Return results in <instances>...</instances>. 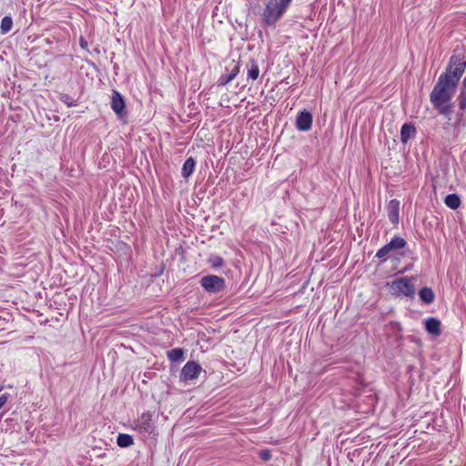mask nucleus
<instances>
[{"mask_svg": "<svg viewBox=\"0 0 466 466\" xmlns=\"http://www.w3.org/2000/svg\"><path fill=\"white\" fill-rule=\"evenodd\" d=\"M387 209L390 221L393 224H397L399 222L400 201L391 199L389 202Z\"/></svg>", "mask_w": 466, "mask_h": 466, "instance_id": "9d476101", "label": "nucleus"}, {"mask_svg": "<svg viewBox=\"0 0 466 466\" xmlns=\"http://www.w3.org/2000/svg\"><path fill=\"white\" fill-rule=\"evenodd\" d=\"M458 102L460 109L462 111L466 110V77L462 81L460 95L458 96Z\"/></svg>", "mask_w": 466, "mask_h": 466, "instance_id": "f3484780", "label": "nucleus"}, {"mask_svg": "<svg viewBox=\"0 0 466 466\" xmlns=\"http://www.w3.org/2000/svg\"><path fill=\"white\" fill-rule=\"evenodd\" d=\"M415 134V127L409 124H404L400 129V140L407 143L409 139Z\"/></svg>", "mask_w": 466, "mask_h": 466, "instance_id": "f8f14e48", "label": "nucleus"}, {"mask_svg": "<svg viewBox=\"0 0 466 466\" xmlns=\"http://www.w3.org/2000/svg\"><path fill=\"white\" fill-rule=\"evenodd\" d=\"M465 68L466 57L463 55H453L450 58L445 72L439 76L430 94V101L440 115L451 114V100Z\"/></svg>", "mask_w": 466, "mask_h": 466, "instance_id": "f257e3e1", "label": "nucleus"}, {"mask_svg": "<svg viewBox=\"0 0 466 466\" xmlns=\"http://www.w3.org/2000/svg\"><path fill=\"white\" fill-rule=\"evenodd\" d=\"M12 25H13L12 18L9 16H5L1 21V25H0L1 32L3 34L8 33L11 30Z\"/></svg>", "mask_w": 466, "mask_h": 466, "instance_id": "412c9836", "label": "nucleus"}, {"mask_svg": "<svg viewBox=\"0 0 466 466\" xmlns=\"http://www.w3.org/2000/svg\"><path fill=\"white\" fill-rule=\"evenodd\" d=\"M259 75V68L255 60H249L248 64V77L256 80Z\"/></svg>", "mask_w": 466, "mask_h": 466, "instance_id": "2eb2a0df", "label": "nucleus"}, {"mask_svg": "<svg viewBox=\"0 0 466 466\" xmlns=\"http://www.w3.org/2000/svg\"><path fill=\"white\" fill-rule=\"evenodd\" d=\"M312 126V116L308 111L299 112L296 119V127L299 131H308Z\"/></svg>", "mask_w": 466, "mask_h": 466, "instance_id": "1a4fd4ad", "label": "nucleus"}, {"mask_svg": "<svg viewBox=\"0 0 466 466\" xmlns=\"http://www.w3.org/2000/svg\"><path fill=\"white\" fill-rule=\"evenodd\" d=\"M208 263L211 265L212 268H219L223 265V258L219 256H211L208 258Z\"/></svg>", "mask_w": 466, "mask_h": 466, "instance_id": "4be33fe9", "label": "nucleus"}, {"mask_svg": "<svg viewBox=\"0 0 466 466\" xmlns=\"http://www.w3.org/2000/svg\"><path fill=\"white\" fill-rule=\"evenodd\" d=\"M110 104H111L112 110L118 116L121 117L125 115L126 103H125L123 96L119 92H117L116 90L113 91Z\"/></svg>", "mask_w": 466, "mask_h": 466, "instance_id": "6e6552de", "label": "nucleus"}, {"mask_svg": "<svg viewBox=\"0 0 466 466\" xmlns=\"http://www.w3.org/2000/svg\"><path fill=\"white\" fill-rule=\"evenodd\" d=\"M238 71H239L238 67L235 66L228 75L221 76V77L219 78V85L225 86V85L228 84L230 81H232L237 76V75L238 74Z\"/></svg>", "mask_w": 466, "mask_h": 466, "instance_id": "a211bd4d", "label": "nucleus"}, {"mask_svg": "<svg viewBox=\"0 0 466 466\" xmlns=\"http://www.w3.org/2000/svg\"><path fill=\"white\" fill-rule=\"evenodd\" d=\"M171 361H181L184 360V351L182 349H173L167 353Z\"/></svg>", "mask_w": 466, "mask_h": 466, "instance_id": "6ab92c4d", "label": "nucleus"}, {"mask_svg": "<svg viewBox=\"0 0 466 466\" xmlns=\"http://www.w3.org/2000/svg\"><path fill=\"white\" fill-rule=\"evenodd\" d=\"M196 166V161L193 157H188L183 164L182 176L187 178L193 173Z\"/></svg>", "mask_w": 466, "mask_h": 466, "instance_id": "4468645a", "label": "nucleus"}, {"mask_svg": "<svg viewBox=\"0 0 466 466\" xmlns=\"http://www.w3.org/2000/svg\"><path fill=\"white\" fill-rule=\"evenodd\" d=\"M406 244L407 242L404 238L400 237H394L388 244L377 251L376 257L386 260L391 251L403 248Z\"/></svg>", "mask_w": 466, "mask_h": 466, "instance_id": "39448f33", "label": "nucleus"}, {"mask_svg": "<svg viewBox=\"0 0 466 466\" xmlns=\"http://www.w3.org/2000/svg\"><path fill=\"white\" fill-rule=\"evenodd\" d=\"M426 330L432 335L438 336L441 334V321L434 318H430L425 321Z\"/></svg>", "mask_w": 466, "mask_h": 466, "instance_id": "9b49d317", "label": "nucleus"}, {"mask_svg": "<svg viewBox=\"0 0 466 466\" xmlns=\"http://www.w3.org/2000/svg\"><path fill=\"white\" fill-rule=\"evenodd\" d=\"M202 371L201 366L195 361H188L181 370L180 377L183 380H193L197 379Z\"/></svg>", "mask_w": 466, "mask_h": 466, "instance_id": "423d86ee", "label": "nucleus"}, {"mask_svg": "<svg viewBox=\"0 0 466 466\" xmlns=\"http://www.w3.org/2000/svg\"><path fill=\"white\" fill-rule=\"evenodd\" d=\"M420 299L426 304H430L434 300V293L430 288H423L419 292Z\"/></svg>", "mask_w": 466, "mask_h": 466, "instance_id": "dca6fc26", "label": "nucleus"}, {"mask_svg": "<svg viewBox=\"0 0 466 466\" xmlns=\"http://www.w3.org/2000/svg\"><path fill=\"white\" fill-rule=\"evenodd\" d=\"M413 281H414L413 278H408V277H402V278L394 279L390 283H388L390 294L397 296V297L412 296L415 292Z\"/></svg>", "mask_w": 466, "mask_h": 466, "instance_id": "7ed1b4c3", "label": "nucleus"}, {"mask_svg": "<svg viewBox=\"0 0 466 466\" xmlns=\"http://www.w3.org/2000/svg\"><path fill=\"white\" fill-rule=\"evenodd\" d=\"M201 287L209 293H218L222 291L225 287V279L216 275H208L200 279Z\"/></svg>", "mask_w": 466, "mask_h": 466, "instance_id": "20e7f679", "label": "nucleus"}, {"mask_svg": "<svg viewBox=\"0 0 466 466\" xmlns=\"http://www.w3.org/2000/svg\"><path fill=\"white\" fill-rule=\"evenodd\" d=\"M116 442L120 447H128L133 444V438L128 434L120 433L117 436Z\"/></svg>", "mask_w": 466, "mask_h": 466, "instance_id": "aec40b11", "label": "nucleus"}, {"mask_svg": "<svg viewBox=\"0 0 466 466\" xmlns=\"http://www.w3.org/2000/svg\"><path fill=\"white\" fill-rule=\"evenodd\" d=\"M80 45H81L82 47H86V42L84 41L83 39H81Z\"/></svg>", "mask_w": 466, "mask_h": 466, "instance_id": "393cba45", "label": "nucleus"}, {"mask_svg": "<svg viewBox=\"0 0 466 466\" xmlns=\"http://www.w3.org/2000/svg\"><path fill=\"white\" fill-rule=\"evenodd\" d=\"M7 400H8L7 393H4V394L0 395V409L6 403Z\"/></svg>", "mask_w": 466, "mask_h": 466, "instance_id": "5701e85b", "label": "nucleus"}, {"mask_svg": "<svg viewBox=\"0 0 466 466\" xmlns=\"http://www.w3.org/2000/svg\"><path fill=\"white\" fill-rule=\"evenodd\" d=\"M135 428L143 433H152L154 425L152 422V415L149 412L143 413L136 421Z\"/></svg>", "mask_w": 466, "mask_h": 466, "instance_id": "0eeeda50", "label": "nucleus"}, {"mask_svg": "<svg viewBox=\"0 0 466 466\" xmlns=\"http://www.w3.org/2000/svg\"><path fill=\"white\" fill-rule=\"evenodd\" d=\"M292 0H268L262 13L266 25H274L286 13Z\"/></svg>", "mask_w": 466, "mask_h": 466, "instance_id": "f03ea898", "label": "nucleus"}, {"mask_svg": "<svg viewBox=\"0 0 466 466\" xmlns=\"http://www.w3.org/2000/svg\"><path fill=\"white\" fill-rule=\"evenodd\" d=\"M261 458H262L264 461H268V460L270 458L269 452H268V451H263V452H261Z\"/></svg>", "mask_w": 466, "mask_h": 466, "instance_id": "b1692460", "label": "nucleus"}, {"mask_svg": "<svg viewBox=\"0 0 466 466\" xmlns=\"http://www.w3.org/2000/svg\"><path fill=\"white\" fill-rule=\"evenodd\" d=\"M444 203L448 208L457 209L461 206V201L457 194H450L444 198Z\"/></svg>", "mask_w": 466, "mask_h": 466, "instance_id": "ddd939ff", "label": "nucleus"}]
</instances>
